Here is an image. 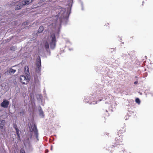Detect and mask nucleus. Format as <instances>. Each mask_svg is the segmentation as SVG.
Masks as SVG:
<instances>
[{
    "label": "nucleus",
    "instance_id": "3",
    "mask_svg": "<svg viewBox=\"0 0 153 153\" xmlns=\"http://www.w3.org/2000/svg\"><path fill=\"white\" fill-rule=\"evenodd\" d=\"M51 39L50 42V48L52 49L54 48L56 46V39L54 33L51 34Z\"/></svg>",
    "mask_w": 153,
    "mask_h": 153
},
{
    "label": "nucleus",
    "instance_id": "5",
    "mask_svg": "<svg viewBox=\"0 0 153 153\" xmlns=\"http://www.w3.org/2000/svg\"><path fill=\"white\" fill-rule=\"evenodd\" d=\"M39 58L37 59L36 63V67L35 68V71L37 73L40 72L41 68V59L39 56Z\"/></svg>",
    "mask_w": 153,
    "mask_h": 153
},
{
    "label": "nucleus",
    "instance_id": "9",
    "mask_svg": "<svg viewBox=\"0 0 153 153\" xmlns=\"http://www.w3.org/2000/svg\"><path fill=\"white\" fill-rule=\"evenodd\" d=\"M126 128L125 126H123V127H121V128L118 131V134H122L125 132L126 131L125 130Z\"/></svg>",
    "mask_w": 153,
    "mask_h": 153
},
{
    "label": "nucleus",
    "instance_id": "1",
    "mask_svg": "<svg viewBox=\"0 0 153 153\" xmlns=\"http://www.w3.org/2000/svg\"><path fill=\"white\" fill-rule=\"evenodd\" d=\"M30 139H35L38 140V131L37 129L36 125L34 124L31 126V129L30 130Z\"/></svg>",
    "mask_w": 153,
    "mask_h": 153
},
{
    "label": "nucleus",
    "instance_id": "7",
    "mask_svg": "<svg viewBox=\"0 0 153 153\" xmlns=\"http://www.w3.org/2000/svg\"><path fill=\"white\" fill-rule=\"evenodd\" d=\"M16 70H14L12 68H10L7 70V71L5 72V74H8V73L10 74H14L16 72Z\"/></svg>",
    "mask_w": 153,
    "mask_h": 153
},
{
    "label": "nucleus",
    "instance_id": "4",
    "mask_svg": "<svg viewBox=\"0 0 153 153\" xmlns=\"http://www.w3.org/2000/svg\"><path fill=\"white\" fill-rule=\"evenodd\" d=\"M20 80L22 83L26 84L29 82L30 79L27 76L22 75L20 76Z\"/></svg>",
    "mask_w": 153,
    "mask_h": 153
},
{
    "label": "nucleus",
    "instance_id": "17",
    "mask_svg": "<svg viewBox=\"0 0 153 153\" xmlns=\"http://www.w3.org/2000/svg\"><path fill=\"white\" fill-rule=\"evenodd\" d=\"M135 102L139 104L140 102V100L138 98H137L136 99Z\"/></svg>",
    "mask_w": 153,
    "mask_h": 153
},
{
    "label": "nucleus",
    "instance_id": "8",
    "mask_svg": "<svg viewBox=\"0 0 153 153\" xmlns=\"http://www.w3.org/2000/svg\"><path fill=\"white\" fill-rule=\"evenodd\" d=\"M24 5H25L23 4L22 1L21 2H20L16 6V10H18L21 9L22 7Z\"/></svg>",
    "mask_w": 153,
    "mask_h": 153
},
{
    "label": "nucleus",
    "instance_id": "24",
    "mask_svg": "<svg viewBox=\"0 0 153 153\" xmlns=\"http://www.w3.org/2000/svg\"><path fill=\"white\" fill-rule=\"evenodd\" d=\"M42 0L43 1H46V0Z\"/></svg>",
    "mask_w": 153,
    "mask_h": 153
},
{
    "label": "nucleus",
    "instance_id": "18",
    "mask_svg": "<svg viewBox=\"0 0 153 153\" xmlns=\"http://www.w3.org/2000/svg\"><path fill=\"white\" fill-rule=\"evenodd\" d=\"M39 112L40 115H42V116L43 115V112L42 110H40L39 111Z\"/></svg>",
    "mask_w": 153,
    "mask_h": 153
},
{
    "label": "nucleus",
    "instance_id": "11",
    "mask_svg": "<svg viewBox=\"0 0 153 153\" xmlns=\"http://www.w3.org/2000/svg\"><path fill=\"white\" fill-rule=\"evenodd\" d=\"M24 72L26 74L28 75L29 74V69L28 67L27 66H25L24 68Z\"/></svg>",
    "mask_w": 153,
    "mask_h": 153
},
{
    "label": "nucleus",
    "instance_id": "10",
    "mask_svg": "<svg viewBox=\"0 0 153 153\" xmlns=\"http://www.w3.org/2000/svg\"><path fill=\"white\" fill-rule=\"evenodd\" d=\"M33 0H25L22 1L23 4L25 5L29 4L30 3L32 2Z\"/></svg>",
    "mask_w": 153,
    "mask_h": 153
},
{
    "label": "nucleus",
    "instance_id": "21",
    "mask_svg": "<svg viewBox=\"0 0 153 153\" xmlns=\"http://www.w3.org/2000/svg\"><path fill=\"white\" fill-rule=\"evenodd\" d=\"M137 83H138L137 81H135L134 82V84H137Z\"/></svg>",
    "mask_w": 153,
    "mask_h": 153
},
{
    "label": "nucleus",
    "instance_id": "15",
    "mask_svg": "<svg viewBox=\"0 0 153 153\" xmlns=\"http://www.w3.org/2000/svg\"><path fill=\"white\" fill-rule=\"evenodd\" d=\"M107 150H108V151L109 152L110 151L111 153H112L114 151L113 148L111 147H109L108 149H107Z\"/></svg>",
    "mask_w": 153,
    "mask_h": 153
},
{
    "label": "nucleus",
    "instance_id": "16",
    "mask_svg": "<svg viewBox=\"0 0 153 153\" xmlns=\"http://www.w3.org/2000/svg\"><path fill=\"white\" fill-rule=\"evenodd\" d=\"M5 124V121L4 120H2L0 122V125L4 126Z\"/></svg>",
    "mask_w": 153,
    "mask_h": 153
},
{
    "label": "nucleus",
    "instance_id": "12",
    "mask_svg": "<svg viewBox=\"0 0 153 153\" xmlns=\"http://www.w3.org/2000/svg\"><path fill=\"white\" fill-rule=\"evenodd\" d=\"M14 128L16 130V133L17 134V136L19 138H20V134L19 129L17 128L16 126Z\"/></svg>",
    "mask_w": 153,
    "mask_h": 153
},
{
    "label": "nucleus",
    "instance_id": "20",
    "mask_svg": "<svg viewBox=\"0 0 153 153\" xmlns=\"http://www.w3.org/2000/svg\"><path fill=\"white\" fill-rule=\"evenodd\" d=\"M3 125H0V128L1 129H3Z\"/></svg>",
    "mask_w": 153,
    "mask_h": 153
},
{
    "label": "nucleus",
    "instance_id": "2",
    "mask_svg": "<svg viewBox=\"0 0 153 153\" xmlns=\"http://www.w3.org/2000/svg\"><path fill=\"white\" fill-rule=\"evenodd\" d=\"M123 134H120V135L117 134L115 139V140L113 141V143L114 145L113 146H116L118 145L121 144L120 143L123 141Z\"/></svg>",
    "mask_w": 153,
    "mask_h": 153
},
{
    "label": "nucleus",
    "instance_id": "25",
    "mask_svg": "<svg viewBox=\"0 0 153 153\" xmlns=\"http://www.w3.org/2000/svg\"><path fill=\"white\" fill-rule=\"evenodd\" d=\"M12 47H11V50H12Z\"/></svg>",
    "mask_w": 153,
    "mask_h": 153
},
{
    "label": "nucleus",
    "instance_id": "26",
    "mask_svg": "<svg viewBox=\"0 0 153 153\" xmlns=\"http://www.w3.org/2000/svg\"><path fill=\"white\" fill-rule=\"evenodd\" d=\"M106 111H107V110H106Z\"/></svg>",
    "mask_w": 153,
    "mask_h": 153
},
{
    "label": "nucleus",
    "instance_id": "6",
    "mask_svg": "<svg viewBox=\"0 0 153 153\" xmlns=\"http://www.w3.org/2000/svg\"><path fill=\"white\" fill-rule=\"evenodd\" d=\"M9 103V102L8 101L4 99L1 103V105L3 108H7L8 107Z\"/></svg>",
    "mask_w": 153,
    "mask_h": 153
},
{
    "label": "nucleus",
    "instance_id": "13",
    "mask_svg": "<svg viewBox=\"0 0 153 153\" xmlns=\"http://www.w3.org/2000/svg\"><path fill=\"white\" fill-rule=\"evenodd\" d=\"M44 30V27L43 26H41L40 27L38 30L39 33H41Z\"/></svg>",
    "mask_w": 153,
    "mask_h": 153
},
{
    "label": "nucleus",
    "instance_id": "22",
    "mask_svg": "<svg viewBox=\"0 0 153 153\" xmlns=\"http://www.w3.org/2000/svg\"><path fill=\"white\" fill-rule=\"evenodd\" d=\"M27 22H25L23 23V24L22 25H27Z\"/></svg>",
    "mask_w": 153,
    "mask_h": 153
},
{
    "label": "nucleus",
    "instance_id": "14",
    "mask_svg": "<svg viewBox=\"0 0 153 153\" xmlns=\"http://www.w3.org/2000/svg\"><path fill=\"white\" fill-rule=\"evenodd\" d=\"M45 47L47 50L49 48V43L47 42H46L45 43Z\"/></svg>",
    "mask_w": 153,
    "mask_h": 153
},
{
    "label": "nucleus",
    "instance_id": "19",
    "mask_svg": "<svg viewBox=\"0 0 153 153\" xmlns=\"http://www.w3.org/2000/svg\"><path fill=\"white\" fill-rule=\"evenodd\" d=\"M20 152H21V153H25V152L23 150H21L20 151Z\"/></svg>",
    "mask_w": 153,
    "mask_h": 153
},
{
    "label": "nucleus",
    "instance_id": "23",
    "mask_svg": "<svg viewBox=\"0 0 153 153\" xmlns=\"http://www.w3.org/2000/svg\"><path fill=\"white\" fill-rule=\"evenodd\" d=\"M20 113H22V112H20ZM23 113V111H22V113Z\"/></svg>",
    "mask_w": 153,
    "mask_h": 153
}]
</instances>
